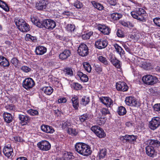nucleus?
Returning a JSON list of instances; mask_svg holds the SVG:
<instances>
[{
    "label": "nucleus",
    "mask_w": 160,
    "mask_h": 160,
    "mask_svg": "<svg viewBox=\"0 0 160 160\" xmlns=\"http://www.w3.org/2000/svg\"><path fill=\"white\" fill-rule=\"evenodd\" d=\"M75 149L77 152L84 156H88L92 153L90 146L85 143H77L75 146Z\"/></svg>",
    "instance_id": "1"
},
{
    "label": "nucleus",
    "mask_w": 160,
    "mask_h": 160,
    "mask_svg": "<svg viewBox=\"0 0 160 160\" xmlns=\"http://www.w3.org/2000/svg\"><path fill=\"white\" fill-rule=\"evenodd\" d=\"M131 14L134 18L143 22L146 21L145 18L146 12L144 9L142 8H138L136 9V11L132 12Z\"/></svg>",
    "instance_id": "2"
},
{
    "label": "nucleus",
    "mask_w": 160,
    "mask_h": 160,
    "mask_svg": "<svg viewBox=\"0 0 160 160\" xmlns=\"http://www.w3.org/2000/svg\"><path fill=\"white\" fill-rule=\"evenodd\" d=\"M15 23L18 28L21 32H26L30 30L29 25L22 19H16L15 20Z\"/></svg>",
    "instance_id": "3"
},
{
    "label": "nucleus",
    "mask_w": 160,
    "mask_h": 160,
    "mask_svg": "<svg viewBox=\"0 0 160 160\" xmlns=\"http://www.w3.org/2000/svg\"><path fill=\"white\" fill-rule=\"evenodd\" d=\"M143 82L148 85H152L158 81V78L154 76L147 75L144 76L142 79Z\"/></svg>",
    "instance_id": "4"
},
{
    "label": "nucleus",
    "mask_w": 160,
    "mask_h": 160,
    "mask_svg": "<svg viewBox=\"0 0 160 160\" xmlns=\"http://www.w3.org/2000/svg\"><path fill=\"white\" fill-rule=\"evenodd\" d=\"M42 28L44 27L46 29L51 30L56 26L55 22L51 19H45L42 21Z\"/></svg>",
    "instance_id": "5"
},
{
    "label": "nucleus",
    "mask_w": 160,
    "mask_h": 160,
    "mask_svg": "<svg viewBox=\"0 0 160 160\" xmlns=\"http://www.w3.org/2000/svg\"><path fill=\"white\" fill-rule=\"evenodd\" d=\"M91 129L100 138H103L106 136V133L103 130L98 126H92Z\"/></svg>",
    "instance_id": "6"
},
{
    "label": "nucleus",
    "mask_w": 160,
    "mask_h": 160,
    "mask_svg": "<svg viewBox=\"0 0 160 160\" xmlns=\"http://www.w3.org/2000/svg\"><path fill=\"white\" fill-rule=\"evenodd\" d=\"M35 83L32 78H25L22 82L23 87L26 89L29 90L35 85Z\"/></svg>",
    "instance_id": "7"
},
{
    "label": "nucleus",
    "mask_w": 160,
    "mask_h": 160,
    "mask_svg": "<svg viewBox=\"0 0 160 160\" xmlns=\"http://www.w3.org/2000/svg\"><path fill=\"white\" fill-rule=\"evenodd\" d=\"M37 146L41 150L43 151H48L51 148V145L50 143L46 140H42L38 142Z\"/></svg>",
    "instance_id": "8"
},
{
    "label": "nucleus",
    "mask_w": 160,
    "mask_h": 160,
    "mask_svg": "<svg viewBox=\"0 0 160 160\" xmlns=\"http://www.w3.org/2000/svg\"><path fill=\"white\" fill-rule=\"evenodd\" d=\"M160 125V118L154 117L149 122V127L152 130H154Z\"/></svg>",
    "instance_id": "9"
},
{
    "label": "nucleus",
    "mask_w": 160,
    "mask_h": 160,
    "mask_svg": "<svg viewBox=\"0 0 160 160\" xmlns=\"http://www.w3.org/2000/svg\"><path fill=\"white\" fill-rule=\"evenodd\" d=\"M77 51L79 55L82 57L85 56L88 54V47L84 43H82L79 46Z\"/></svg>",
    "instance_id": "10"
},
{
    "label": "nucleus",
    "mask_w": 160,
    "mask_h": 160,
    "mask_svg": "<svg viewBox=\"0 0 160 160\" xmlns=\"http://www.w3.org/2000/svg\"><path fill=\"white\" fill-rule=\"evenodd\" d=\"M125 102L128 106L135 107H138L140 106V103L134 97H127L125 100Z\"/></svg>",
    "instance_id": "11"
},
{
    "label": "nucleus",
    "mask_w": 160,
    "mask_h": 160,
    "mask_svg": "<svg viewBox=\"0 0 160 160\" xmlns=\"http://www.w3.org/2000/svg\"><path fill=\"white\" fill-rule=\"evenodd\" d=\"M108 45L107 40L105 39H100L95 42V45L96 47L99 49L105 48Z\"/></svg>",
    "instance_id": "12"
},
{
    "label": "nucleus",
    "mask_w": 160,
    "mask_h": 160,
    "mask_svg": "<svg viewBox=\"0 0 160 160\" xmlns=\"http://www.w3.org/2000/svg\"><path fill=\"white\" fill-rule=\"evenodd\" d=\"M99 100L107 107H111L113 105V101L109 97H102L100 98Z\"/></svg>",
    "instance_id": "13"
},
{
    "label": "nucleus",
    "mask_w": 160,
    "mask_h": 160,
    "mask_svg": "<svg viewBox=\"0 0 160 160\" xmlns=\"http://www.w3.org/2000/svg\"><path fill=\"white\" fill-rule=\"evenodd\" d=\"M145 149L146 153L148 156L153 158L156 156L157 152L153 146L148 145L146 147Z\"/></svg>",
    "instance_id": "14"
},
{
    "label": "nucleus",
    "mask_w": 160,
    "mask_h": 160,
    "mask_svg": "<svg viewBox=\"0 0 160 160\" xmlns=\"http://www.w3.org/2000/svg\"><path fill=\"white\" fill-rule=\"evenodd\" d=\"M116 88L118 91L125 92L128 90V87L125 82H119L116 83Z\"/></svg>",
    "instance_id": "15"
},
{
    "label": "nucleus",
    "mask_w": 160,
    "mask_h": 160,
    "mask_svg": "<svg viewBox=\"0 0 160 160\" xmlns=\"http://www.w3.org/2000/svg\"><path fill=\"white\" fill-rule=\"evenodd\" d=\"M3 151L5 155L8 158L12 156L13 154V149L9 144L5 146Z\"/></svg>",
    "instance_id": "16"
},
{
    "label": "nucleus",
    "mask_w": 160,
    "mask_h": 160,
    "mask_svg": "<svg viewBox=\"0 0 160 160\" xmlns=\"http://www.w3.org/2000/svg\"><path fill=\"white\" fill-rule=\"evenodd\" d=\"M47 2L45 0H40L36 4V8L38 10H42L46 8Z\"/></svg>",
    "instance_id": "17"
},
{
    "label": "nucleus",
    "mask_w": 160,
    "mask_h": 160,
    "mask_svg": "<svg viewBox=\"0 0 160 160\" xmlns=\"http://www.w3.org/2000/svg\"><path fill=\"white\" fill-rule=\"evenodd\" d=\"M98 28L104 34L108 35L110 32V29L104 25L99 24L98 26Z\"/></svg>",
    "instance_id": "18"
},
{
    "label": "nucleus",
    "mask_w": 160,
    "mask_h": 160,
    "mask_svg": "<svg viewBox=\"0 0 160 160\" xmlns=\"http://www.w3.org/2000/svg\"><path fill=\"white\" fill-rule=\"evenodd\" d=\"M47 50L46 47L43 46H39L36 47L35 52L36 55H41L45 53Z\"/></svg>",
    "instance_id": "19"
},
{
    "label": "nucleus",
    "mask_w": 160,
    "mask_h": 160,
    "mask_svg": "<svg viewBox=\"0 0 160 160\" xmlns=\"http://www.w3.org/2000/svg\"><path fill=\"white\" fill-rule=\"evenodd\" d=\"M41 128L43 131L47 133H52L54 132L53 128L50 126L42 125L41 126Z\"/></svg>",
    "instance_id": "20"
},
{
    "label": "nucleus",
    "mask_w": 160,
    "mask_h": 160,
    "mask_svg": "<svg viewBox=\"0 0 160 160\" xmlns=\"http://www.w3.org/2000/svg\"><path fill=\"white\" fill-rule=\"evenodd\" d=\"M18 118L19 120H20L21 123L23 125L27 124L30 120V118L29 116L21 114L18 115Z\"/></svg>",
    "instance_id": "21"
},
{
    "label": "nucleus",
    "mask_w": 160,
    "mask_h": 160,
    "mask_svg": "<svg viewBox=\"0 0 160 160\" xmlns=\"http://www.w3.org/2000/svg\"><path fill=\"white\" fill-rule=\"evenodd\" d=\"M71 54L70 51L69 50H65L59 55V58L62 60H65L69 57Z\"/></svg>",
    "instance_id": "22"
},
{
    "label": "nucleus",
    "mask_w": 160,
    "mask_h": 160,
    "mask_svg": "<svg viewBox=\"0 0 160 160\" xmlns=\"http://www.w3.org/2000/svg\"><path fill=\"white\" fill-rule=\"evenodd\" d=\"M92 115L88 113H85L79 116V119L81 122H83L86 120L90 119Z\"/></svg>",
    "instance_id": "23"
},
{
    "label": "nucleus",
    "mask_w": 160,
    "mask_h": 160,
    "mask_svg": "<svg viewBox=\"0 0 160 160\" xmlns=\"http://www.w3.org/2000/svg\"><path fill=\"white\" fill-rule=\"evenodd\" d=\"M73 108L75 110L78 109L79 107L78 98L77 96L73 97L71 99Z\"/></svg>",
    "instance_id": "24"
},
{
    "label": "nucleus",
    "mask_w": 160,
    "mask_h": 160,
    "mask_svg": "<svg viewBox=\"0 0 160 160\" xmlns=\"http://www.w3.org/2000/svg\"><path fill=\"white\" fill-rule=\"evenodd\" d=\"M5 121L8 123H10L12 121V115L9 113L4 112L2 114Z\"/></svg>",
    "instance_id": "25"
},
{
    "label": "nucleus",
    "mask_w": 160,
    "mask_h": 160,
    "mask_svg": "<svg viewBox=\"0 0 160 160\" xmlns=\"http://www.w3.org/2000/svg\"><path fill=\"white\" fill-rule=\"evenodd\" d=\"M31 20L32 22L37 27L42 28V21L40 22L36 17H31Z\"/></svg>",
    "instance_id": "26"
},
{
    "label": "nucleus",
    "mask_w": 160,
    "mask_h": 160,
    "mask_svg": "<svg viewBox=\"0 0 160 160\" xmlns=\"http://www.w3.org/2000/svg\"><path fill=\"white\" fill-rule=\"evenodd\" d=\"M77 75L82 81L86 82L88 81V78L87 76L85 74H83L82 72H78L77 73Z\"/></svg>",
    "instance_id": "27"
},
{
    "label": "nucleus",
    "mask_w": 160,
    "mask_h": 160,
    "mask_svg": "<svg viewBox=\"0 0 160 160\" xmlns=\"http://www.w3.org/2000/svg\"><path fill=\"white\" fill-rule=\"evenodd\" d=\"M112 63L117 68H120L121 67L120 62L115 58H112L110 60Z\"/></svg>",
    "instance_id": "28"
},
{
    "label": "nucleus",
    "mask_w": 160,
    "mask_h": 160,
    "mask_svg": "<svg viewBox=\"0 0 160 160\" xmlns=\"http://www.w3.org/2000/svg\"><path fill=\"white\" fill-rule=\"evenodd\" d=\"M73 156L69 152L64 151L63 153V156L60 160H69L72 159Z\"/></svg>",
    "instance_id": "29"
},
{
    "label": "nucleus",
    "mask_w": 160,
    "mask_h": 160,
    "mask_svg": "<svg viewBox=\"0 0 160 160\" xmlns=\"http://www.w3.org/2000/svg\"><path fill=\"white\" fill-rule=\"evenodd\" d=\"M42 90L45 93L48 95L52 94L53 92V89L51 87H46L43 88Z\"/></svg>",
    "instance_id": "30"
},
{
    "label": "nucleus",
    "mask_w": 160,
    "mask_h": 160,
    "mask_svg": "<svg viewBox=\"0 0 160 160\" xmlns=\"http://www.w3.org/2000/svg\"><path fill=\"white\" fill-rule=\"evenodd\" d=\"M148 142L149 145L152 146L153 147H158L160 146V142L157 140H149Z\"/></svg>",
    "instance_id": "31"
},
{
    "label": "nucleus",
    "mask_w": 160,
    "mask_h": 160,
    "mask_svg": "<svg viewBox=\"0 0 160 160\" xmlns=\"http://www.w3.org/2000/svg\"><path fill=\"white\" fill-rule=\"evenodd\" d=\"M117 52L120 55L124 54V51L122 48L117 43L114 44L113 45Z\"/></svg>",
    "instance_id": "32"
},
{
    "label": "nucleus",
    "mask_w": 160,
    "mask_h": 160,
    "mask_svg": "<svg viewBox=\"0 0 160 160\" xmlns=\"http://www.w3.org/2000/svg\"><path fill=\"white\" fill-rule=\"evenodd\" d=\"M91 3L93 7L99 10H102L103 9V6L100 3L94 1L91 2Z\"/></svg>",
    "instance_id": "33"
},
{
    "label": "nucleus",
    "mask_w": 160,
    "mask_h": 160,
    "mask_svg": "<svg viewBox=\"0 0 160 160\" xmlns=\"http://www.w3.org/2000/svg\"><path fill=\"white\" fill-rule=\"evenodd\" d=\"M126 108L123 107L121 106L118 108L117 112L119 115H123L126 113Z\"/></svg>",
    "instance_id": "34"
},
{
    "label": "nucleus",
    "mask_w": 160,
    "mask_h": 160,
    "mask_svg": "<svg viewBox=\"0 0 160 160\" xmlns=\"http://www.w3.org/2000/svg\"><path fill=\"white\" fill-rule=\"evenodd\" d=\"M0 7L6 12H8L9 10L8 5L5 2L1 0H0Z\"/></svg>",
    "instance_id": "35"
},
{
    "label": "nucleus",
    "mask_w": 160,
    "mask_h": 160,
    "mask_svg": "<svg viewBox=\"0 0 160 160\" xmlns=\"http://www.w3.org/2000/svg\"><path fill=\"white\" fill-rule=\"evenodd\" d=\"M122 17V15L120 13H112L111 15V17L114 20H118L119 19Z\"/></svg>",
    "instance_id": "36"
},
{
    "label": "nucleus",
    "mask_w": 160,
    "mask_h": 160,
    "mask_svg": "<svg viewBox=\"0 0 160 160\" xmlns=\"http://www.w3.org/2000/svg\"><path fill=\"white\" fill-rule=\"evenodd\" d=\"M127 142H131L136 141L137 138V137L134 135H126Z\"/></svg>",
    "instance_id": "37"
},
{
    "label": "nucleus",
    "mask_w": 160,
    "mask_h": 160,
    "mask_svg": "<svg viewBox=\"0 0 160 160\" xmlns=\"http://www.w3.org/2000/svg\"><path fill=\"white\" fill-rule=\"evenodd\" d=\"M90 102L89 98L85 96L83 97L81 100V104L83 105L86 106Z\"/></svg>",
    "instance_id": "38"
},
{
    "label": "nucleus",
    "mask_w": 160,
    "mask_h": 160,
    "mask_svg": "<svg viewBox=\"0 0 160 160\" xmlns=\"http://www.w3.org/2000/svg\"><path fill=\"white\" fill-rule=\"evenodd\" d=\"M5 108L6 109L10 112L16 110L15 106L12 104L7 105Z\"/></svg>",
    "instance_id": "39"
},
{
    "label": "nucleus",
    "mask_w": 160,
    "mask_h": 160,
    "mask_svg": "<svg viewBox=\"0 0 160 160\" xmlns=\"http://www.w3.org/2000/svg\"><path fill=\"white\" fill-rule=\"evenodd\" d=\"M83 66L85 69L88 72H90L92 70V68L90 65L87 62L83 63Z\"/></svg>",
    "instance_id": "40"
},
{
    "label": "nucleus",
    "mask_w": 160,
    "mask_h": 160,
    "mask_svg": "<svg viewBox=\"0 0 160 160\" xmlns=\"http://www.w3.org/2000/svg\"><path fill=\"white\" fill-rule=\"evenodd\" d=\"M107 150L105 148H103L100 150L99 153V157L100 159L105 158L107 155Z\"/></svg>",
    "instance_id": "41"
},
{
    "label": "nucleus",
    "mask_w": 160,
    "mask_h": 160,
    "mask_svg": "<svg viewBox=\"0 0 160 160\" xmlns=\"http://www.w3.org/2000/svg\"><path fill=\"white\" fill-rule=\"evenodd\" d=\"M73 5L74 7L78 9L81 8L83 7V4L82 2L78 0L75 1Z\"/></svg>",
    "instance_id": "42"
},
{
    "label": "nucleus",
    "mask_w": 160,
    "mask_h": 160,
    "mask_svg": "<svg viewBox=\"0 0 160 160\" xmlns=\"http://www.w3.org/2000/svg\"><path fill=\"white\" fill-rule=\"evenodd\" d=\"M25 39L26 41L34 42L36 40V38L35 37H34L29 34H27L26 35Z\"/></svg>",
    "instance_id": "43"
},
{
    "label": "nucleus",
    "mask_w": 160,
    "mask_h": 160,
    "mask_svg": "<svg viewBox=\"0 0 160 160\" xmlns=\"http://www.w3.org/2000/svg\"><path fill=\"white\" fill-rule=\"evenodd\" d=\"M93 33L92 32H90L83 34L82 36V38L84 40L89 39L90 37L92 35Z\"/></svg>",
    "instance_id": "44"
},
{
    "label": "nucleus",
    "mask_w": 160,
    "mask_h": 160,
    "mask_svg": "<svg viewBox=\"0 0 160 160\" xmlns=\"http://www.w3.org/2000/svg\"><path fill=\"white\" fill-rule=\"evenodd\" d=\"M10 65L9 62L7 59L5 58L0 65L3 67H8Z\"/></svg>",
    "instance_id": "45"
},
{
    "label": "nucleus",
    "mask_w": 160,
    "mask_h": 160,
    "mask_svg": "<svg viewBox=\"0 0 160 160\" xmlns=\"http://www.w3.org/2000/svg\"><path fill=\"white\" fill-rule=\"evenodd\" d=\"M65 74L70 76H72L73 75V72L72 69L69 68H66L64 70Z\"/></svg>",
    "instance_id": "46"
},
{
    "label": "nucleus",
    "mask_w": 160,
    "mask_h": 160,
    "mask_svg": "<svg viewBox=\"0 0 160 160\" xmlns=\"http://www.w3.org/2000/svg\"><path fill=\"white\" fill-rule=\"evenodd\" d=\"M27 112L31 115H37L38 114V111L34 109H30L27 111Z\"/></svg>",
    "instance_id": "47"
},
{
    "label": "nucleus",
    "mask_w": 160,
    "mask_h": 160,
    "mask_svg": "<svg viewBox=\"0 0 160 160\" xmlns=\"http://www.w3.org/2000/svg\"><path fill=\"white\" fill-rule=\"evenodd\" d=\"M98 59L100 62L105 65H107L108 63V61L106 58L102 56H99L98 57Z\"/></svg>",
    "instance_id": "48"
},
{
    "label": "nucleus",
    "mask_w": 160,
    "mask_h": 160,
    "mask_svg": "<svg viewBox=\"0 0 160 160\" xmlns=\"http://www.w3.org/2000/svg\"><path fill=\"white\" fill-rule=\"evenodd\" d=\"M75 28L74 25L72 24H68L66 27V29L68 31H73Z\"/></svg>",
    "instance_id": "49"
},
{
    "label": "nucleus",
    "mask_w": 160,
    "mask_h": 160,
    "mask_svg": "<svg viewBox=\"0 0 160 160\" xmlns=\"http://www.w3.org/2000/svg\"><path fill=\"white\" fill-rule=\"evenodd\" d=\"M68 132L69 134H72L74 135H76L77 134V132L76 130L75 129L72 128H68Z\"/></svg>",
    "instance_id": "50"
},
{
    "label": "nucleus",
    "mask_w": 160,
    "mask_h": 160,
    "mask_svg": "<svg viewBox=\"0 0 160 160\" xmlns=\"http://www.w3.org/2000/svg\"><path fill=\"white\" fill-rule=\"evenodd\" d=\"M100 111L102 114L105 116L107 114H110V112L109 110L107 108H102L101 109Z\"/></svg>",
    "instance_id": "51"
},
{
    "label": "nucleus",
    "mask_w": 160,
    "mask_h": 160,
    "mask_svg": "<svg viewBox=\"0 0 160 160\" xmlns=\"http://www.w3.org/2000/svg\"><path fill=\"white\" fill-rule=\"evenodd\" d=\"M61 124L62 125V128H65L71 125V123L68 121H66V122L62 121Z\"/></svg>",
    "instance_id": "52"
},
{
    "label": "nucleus",
    "mask_w": 160,
    "mask_h": 160,
    "mask_svg": "<svg viewBox=\"0 0 160 160\" xmlns=\"http://www.w3.org/2000/svg\"><path fill=\"white\" fill-rule=\"evenodd\" d=\"M21 69L23 72L26 73L28 72L31 70V68H30L26 66H22L21 68Z\"/></svg>",
    "instance_id": "53"
},
{
    "label": "nucleus",
    "mask_w": 160,
    "mask_h": 160,
    "mask_svg": "<svg viewBox=\"0 0 160 160\" xmlns=\"http://www.w3.org/2000/svg\"><path fill=\"white\" fill-rule=\"evenodd\" d=\"M72 86L76 90H78L81 88L82 86L78 83H74L72 84Z\"/></svg>",
    "instance_id": "54"
},
{
    "label": "nucleus",
    "mask_w": 160,
    "mask_h": 160,
    "mask_svg": "<svg viewBox=\"0 0 160 160\" xmlns=\"http://www.w3.org/2000/svg\"><path fill=\"white\" fill-rule=\"evenodd\" d=\"M153 109L155 111L158 112L160 113V103L155 104L153 107Z\"/></svg>",
    "instance_id": "55"
},
{
    "label": "nucleus",
    "mask_w": 160,
    "mask_h": 160,
    "mask_svg": "<svg viewBox=\"0 0 160 160\" xmlns=\"http://www.w3.org/2000/svg\"><path fill=\"white\" fill-rule=\"evenodd\" d=\"M153 21L156 25L160 27V18H155L153 19Z\"/></svg>",
    "instance_id": "56"
},
{
    "label": "nucleus",
    "mask_w": 160,
    "mask_h": 160,
    "mask_svg": "<svg viewBox=\"0 0 160 160\" xmlns=\"http://www.w3.org/2000/svg\"><path fill=\"white\" fill-rule=\"evenodd\" d=\"M117 35L118 37L122 38L124 37V34L121 30L118 29L117 32Z\"/></svg>",
    "instance_id": "57"
},
{
    "label": "nucleus",
    "mask_w": 160,
    "mask_h": 160,
    "mask_svg": "<svg viewBox=\"0 0 160 160\" xmlns=\"http://www.w3.org/2000/svg\"><path fill=\"white\" fill-rule=\"evenodd\" d=\"M18 61L16 58H13L11 60V63L14 65H16L18 63Z\"/></svg>",
    "instance_id": "58"
},
{
    "label": "nucleus",
    "mask_w": 160,
    "mask_h": 160,
    "mask_svg": "<svg viewBox=\"0 0 160 160\" xmlns=\"http://www.w3.org/2000/svg\"><path fill=\"white\" fill-rule=\"evenodd\" d=\"M67 102V100L65 98L63 97L59 98L58 100V102L59 103H65Z\"/></svg>",
    "instance_id": "59"
},
{
    "label": "nucleus",
    "mask_w": 160,
    "mask_h": 160,
    "mask_svg": "<svg viewBox=\"0 0 160 160\" xmlns=\"http://www.w3.org/2000/svg\"><path fill=\"white\" fill-rule=\"evenodd\" d=\"M142 67L145 69H146L150 66L149 63H148L146 62H142Z\"/></svg>",
    "instance_id": "60"
},
{
    "label": "nucleus",
    "mask_w": 160,
    "mask_h": 160,
    "mask_svg": "<svg viewBox=\"0 0 160 160\" xmlns=\"http://www.w3.org/2000/svg\"><path fill=\"white\" fill-rule=\"evenodd\" d=\"M108 2L112 6H115L117 3L115 0H108Z\"/></svg>",
    "instance_id": "61"
},
{
    "label": "nucleus",
    "mask_w": 160,
    "mask_h": 160,
    "mask_svg": "<svg viewBox=\"0 0 160 160\" xmlns=\"http://www.w3.org/2000/svg\"><path fill=\"white\" fill-rule=\"evenodd\" d=\"M95 70L97 72L99 73L102 71V68L100 66H96L95 67Z\"/></svg>",
    "instance_id": "62"
},
{
    "label": "nucleus",
    "mask_w": 160,
    "mask_h": 160,
    "mask_svg": "<svg viewBox=\"0 0 160 160\" xmlns=\"http://www.w3.org/2000/svg\"><path fill=\"white\" fill-rule=\"evenodd\" d=\"M126 135L123 136H121L120 138V140L123 143L127 142Z\"/></svg>",
    "instance_id": "63"
},
{
    "label": "nucleus",
    "mask_w": 160,
    "mask_h": 160,
    "mask_svg": "<svg viewBox=\"0 0 160 160\" xmlns=\"http://www.w3.org/2000/svg\"><path fill=\"white\" fill-rule=\"evenodd\" d=\"M16 160H28V159L25 157H21L17 158Z\"/></svg>",
    "instance_id": "64"
}]
</instances>
